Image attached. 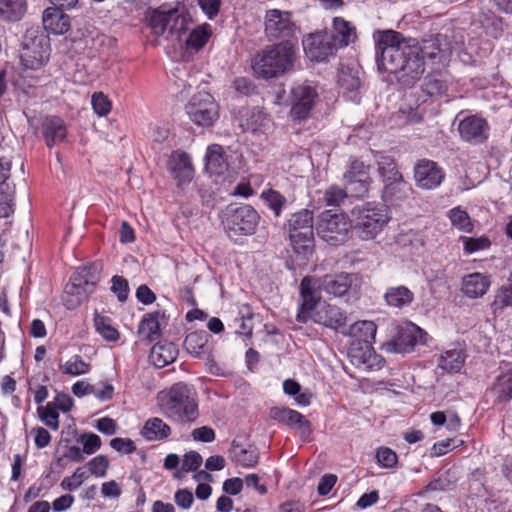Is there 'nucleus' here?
Here are the masks:
<instances>
[{
	"mask_svg": "<svg viewBox=\"0 0 512 512\" xmlns=\"http://www.w3.org/2000/svg\"><path fill=\"white\" fill-rule=\"evenodd\" d=\"M440 37L425 41L420 55L419 49L410 45L401 33L378 31L374 34L378 70L393 74L402 87H412L425 71L424 57L434 58L442 51Z\"/></svg>",
	"mask_w": 512,
	"mask_h": 512,
	"instance_id": "obj_1",
	"label": "nucleus"
},
{
	"mask_svg": "<svg viewBox=\"0 0 512 512\" xmlns=\"http://www.w3.org/2000/svg\"><path fill=\"white\" fill-rule=\"evenodd\" d=\"M156 401L161 413L174 423L192 424L199 417L196 392L184 382L159 391Z\"/></svg>",
	"mask_w": 512,
	"mask_h": 512,
	"instance_id": "obj_2",
	"label": "nucleus"
},
{
	"mask_svg": "<svg viewBox=\"0 0 512 512\" xmlns=\"http://www.w3.org/2000/svg\"><path fill=\"white\" fill-rule=\"evenodd\" d=\"M294 61L295 45L290 41H281L267 46L258 53L253 60L252 68L258 77L271 79L289 71Z\"/></svg>",
	"mask_w": 512,
	"mask_h": 512,
	"instance_id": "obj_3",
	"label": "nucleus"
},
{
	"mask_svg": "<svg viewBox=\"0 0 512 512\" xmlns=\"http://www.w3.org/2000/svg\"><path fill=\"white\" fill-rule=\"evenodd\" d=\"M100 263H92L77 269L71 276L70 282L65 287V306L72 310L83 303L95 290L100 280Z\"/></svg>",
	"mask_w": 512,
	"mask_h": 512,
	"instance_id": "obj_4",
	"label": "nucleus"
},
{
	"mask_svg": "<svg viewBox=\"0 0 512 512\" xmlns=\"http://www.w3.org/2000/svg\"><path fill=\"white\" fill-rule=\"evenodd\" d=\"M284 229L288 231L295 253L302 256L303 259H308L314 248L313 212L302 209L293 213Z\"/></svg>",
	"mask_w": 512,
	"mask_h": 512,
	"instance_id": "obj_5",
	"label": "nucleus"
},
{
	"mask_svg": "<svg viewBox=\"0 0 512 512\" xmlns=\"http://www.w3.org/2000/svg\"><path fill=\"white\" fill-rule=\"evenodd\" d=\"M354 232L363 240L374 239L387 225V212L371 203L355 206L351 211Z\"/></svg>",
	"mask_w": 512,
	"mask_h": 512,
	"instance_id": "obj_6",
	"label": "nucleus"
},
{
	"mask_svg": "<svg viewBox=\"0 0 512 512\" xmlns=\"http://www.w3.org/2000/svg\"><path fill=\"white\" fill-rule=\"evenodd\" d=\"M50 57L48 36L38 29H28L24 35L20 54L25 69L37 70L43 67Z\"/></svg>",
	"mask_w": 512,
	"mask_h": 512,
	"instance_id": "obj_7",
	"label": "nucleus"
},
{
	"mask_svg": "<svg viewBox=\"0 0 512 512\" xmlns=\"http://www.w3.org/2000/svg\"><path fill=\"white\" fill-rule=\"evenodd\" d=\"M149 25L155 35L160 36L167 32V38H175L181 42L188 29V20L178 9L154 10L149 17Z\"/></svg>",
	"mask_w": 512,
	"mask_h": 512,
	"instance_id": "obj_8",
	"label": "nucleus"
},
{
	"mask_svg": "<svg viewBox=\"0 0 512 512\" xmlns=\"http://www.w3.org/2000/svg\"><path fill=\"white\" fill-rule=\"evenodd\" d=\"M351 229H353L351 219L344 214L331 213V211H324L321 214L316 227L321 239L335 246L347 241Z\"/></svg>",
	"mask_w": 512,
	"mask_h": 512,
	"instance_id": "obj_9",
	"label": "nucleus"
},
{
	"mask_svg": "<svg viewBox=\"0 0 512 512\" xmlns=\"http://www.w3.org/2000/svg\"><path fill=\"white\" fill-rule=\"evenodd\" d=\"M264 31L267 38L272 40L290 41L295 38L298 30L292 19V12L269 9L264 16Z\"/></svg>",
	"mask_w": 512,
	"mask_h": 512,
	"instance_id": "obj_10",
	"label": "nucleus"
},
{
	"mask_svg": "<svg viewBox=\"0 0 512 512\" xmlns=\"http://www.w3.org/2000/svg\"><path fill=\"white\" fill-rule=\"evenodd\" d=\"M259 218L257 211L250 205H230L224 212L223 225L227 231L236 235H250L254 233Z\"/></svg>",
	"mask_w": 512,
	"mask_h": 512,
	"instance_id": "obj_11",
	"label": "nucleus"
},
{
	"mask_svg": "<svg viewBox=\"0 0 512 512\" xmlns=\"http://www.w3.org/2000/svg\"><path fill=\"white\" fill-rule=\"evenodd\" d=\"M191 121L202 127H209L217 120L218 104L211 94L199 92L190 99L185 107Z\"/></svg>",
	"mask_w": 512,
	"mask_h": 512,
	"instance_id": "obj_12",
	"label": "nucleus"
},
{
	"mask_svg": "<svg viewBox=\"0 0 512 512\" xmlns=\"http://www.w3.org/2000/svg\"><path fill=\"white\" fill-rule=\"evenodd\" d=\"M318 94L314 87L307 84H298L290 92L291 116L294 120L307 119L315 105Z\"/></svg>",
	"mask_w": 512,
	"mask_h": 512,
	"instance_id": "obj_13",
	"label": "nucleus"
},
{
	"mask_svg": "<svg viewBox=\"0 0 512 512\" xmlns=\"http://www.w3.org/2000/svg\"><path fill=\"white\" fill-rule=\"evenodd\" d=\"M425 335L426 333L420 327L407 323L398 329L397 336L386 344V349L389 352L409 353L416 345L424 344Z\"/></svg>",
	"mask_w": 512,
	"mask_h": 512,
	"instance_id": "obj_14",
	"label": "nucleus"
},
{
	"mask_svg": "<svg viewBox=\"0 0 512 512\" xmlns=\"http://www.w3.org/2000/svg\"><path fill=\"white\" fill-rule=\"evenodd\" d=\"M323 292L322 286L319 285V278L306 276L300 283V296L302 299L300 311L297 314L298 322H307L311 317L312 311L321 299Z\"/></svg>",
	"mask_w": 512,
	"mask_h": 512,
	"instance_id": "obj_15",
	"label": "nucleus"
},
{
	"mask_svg": "<svg viewBox=\"0 0 512 512\" xmlns=\"http://www.w3.org/2000/svg\"><path fill=\"white\" fill-rule=\"evenodd\" d=\"M303 47L306 56L317 62L326 60L338 50L327 32L310 34L303 40Z\"/></svg>",
	"mask_w": 512,
	"mask_h": 512,
	"instance_id": "obj_16",
	"label": "nucleus"
},
{
	"mask_svg": "<svg viewBox=\"0 0 512 512\" xmlns=\"http://www.w3.org/2000/svg\"><path fill=\"white\" fill-rule=\"evenodd\" d=\"M414 178L418 187L430 190L442 183L445 173L436 162L429 159H421L414 167Z\"/></svg>",
	"mask_w": 512,
	"mask_h": 512,
	"instance_id": "obj_17",
	"label": "nucleus"
},
{
	"mask_svg": "<svg viewBox=\"0 0 512 512\" xmlns=\"http://www.w3.org/2000/svg\"><path fill=\"white\" fill-rule=\"evenodd\" d=\"M489 129L487 121L476 115L467 116L458 124L461 138L474 145L482 144L488 139Z\"/></svg>",
	"mask_w": 512,
	"mask_h": 512,
	"instance_id": "obj_18",
	"label": "nucleus"
},
{
	"mask_svg": "<svg viewBox=\"0 0 512 512\" xmlns=\"http://www.w3.org/2000/svg\"><path fill=\"white\" fill-rule=\"evenodd\" d=\"M357 279L353 273L327 274L319 277V285L328 296L342 297L349 293Z\"/></svg>",
	"mask_w": 512,
	"mask_h": 512,
	"instance_id": "obj_19",
	"label": "nucleus"
},
{
	"mask_svg": "<svg viewBox=\"0 0 512 512\" xmlns=\"http://www.w3.org/2000/svg\"><path fill=\"white\" fill-rule=\"evenodd\" d=\"M167 167L178 185L188 183L193 178L194 169L189 155L183 151H175L171 154Z\"/></svg>",
	"mask_w": 512,
	"mask_h": 512,
	"instance_id": "obj_20",
	"label": "nucleus"
},
{
	"mask_svg": "<svg viewBox=\"0 0 512 512\" xmlns=\"http://www.w3.org/2000/svg\"><path fill=\"white\" fill-rule=\"evenodd\" d=\"M270 416L276 421L295 427L303 438L311 434L309 421L296 410L275 407L271 409Z\"/></svg>",
	"mask_w": 512,
	"mask_h": 512,
	"instance_id": "obj_21",
	"label": "nucleus"
},
{
	"mask_svg": "<svg viewBox=\"0 0 512 512\" xmlns=\"http://www.w3.org/2000/svg\"><path fill=\"white\" fill-rule=\"evenodd\" d=\"M344 180L348 185H357L352 189L356 195H363L368 191L371 181L369 177V166L357 159L350 162L348 170L344 173Z\"/></svg>",
	"mask_w": 512,
	"mask_h": 512,
	"instance_id": "obj_22",
	"label": "nucleus"
},
{
	"mask_svg": "<svg viewBox=\"0 0 512 512\" xmlns=\"http://www.w3.org/2000/svg\"><path fill=\"white\" fill-rule=\"evenodd\" d=\"M41 134L47 147L63 142L67 137V128L64 121L57 116H46L41 121Z\"/></svg>",
	"mask_w": 512,
	"mask_h": 512,
	"instance_id": "obj_23",
	"label": "nucleus"
},
{
	"mask_svg": "<svg viewBox=\"0 0 512 512\" xmlns=\"http://www.w3.org/2000/svg\"><path fill=\"white\" fill-rule=\"evenodd\" d=\"M314 322L339 331L345 329L347 324L346 314L337 306L325 304L312 315Z\"/></svg>",
	"mask_w": 512,
	"mask_h": 512,
	"instance_id": "obj_24",
	"label": "nucleus"
},
{
	"mask_svg": "<svg viewBox=\"0 0 512 512\" xmlns=\"http://www.w3.org/2000/svg\"><path fill=\"white\" fill-rule=\"evenodd\" d=\"M42 21L45 30L55 35H62L70 29V17L58 7L46 8Z\"/></svg>",
	"mask_w": 512,
	"mask_h": 512,
	"instance_id": "obj_25",
	"label": "nucleus"
},
{
	"mask_svg": "<svg viewBox=\"0 0 512 512\" xmlns=\"http://www.w3.org/2000/svg\"><path fill=\"white\" fill-rule=\"evenodd\" d=\"M376 332V324L369 320L357 321L341 330L344 336L354 338L358 342L364 343L367 347L371 346L374 342Z\"/></svg>",
	"mask_w": 512,
	"mask_h": 512,
	"instance_id": "obj_26",
	"label": "nucleus"
},
{
	"mask_svg": "<svg viewBox=\"0 0 512 512\" xmlns=\"http://www.w3.org/2000/svg\"><path fill=\"white\" fill-rule=\"evenodd\" d=\"M178 356V349L175 344L169 341H159L150 351L149 359L157 368H163L173 363Z\"/></svg>",
	"mask_w": 512,
	"mask_h": 512,
	"instance_id": "obj_27",
	"label": "nucleus"
},
{
	"mask_svg": "<svg viewBox=\"0 0 512 512\" xmlns=\"http://www.w3.org/2000/svg\"><path fill=\"white\" fill-rule=\"evenodd\" d=\"M209 337L210 335L206 331L192 332L186 336L183 344L184 348L195 357H209L211 353Z\"/></svg>",
	"mask_w": 512,
	"mask_h": 512,
	"instance_id": "obj_28",
	"label": "nucleus"
},
{
	"mask_svg": "<svg viewBox=\"0 0 512 512\" xmlns=\"http://www.w3.org/2000/svg\"><path fill=\"white\" fill-rule=\"evenodd\" d=\"M230 459L242 467H253L258 463L259 452L254 445L244 447L237 439H234L229 450Z\"/></svg>",
	"mask_w": 512,
	"mask_h": 512,
	"instance_id": "obj_29",
	"label": "nucleus"
},
{
	"mask_svg": "<svg viewBox=\"0 0 512 512\" xmlns=\"http://www.w3.org/2000/svg\"><path fill=\"white\" fill-rule=\"evenodd\" d=\"M329 37L337 49L348 46L356 38L355 27L350 22L341 17H336L333 20V30Z\"/></svg>",
	"mask_w": 512,
	"mask_h": 512,
	"instance_id": "obj_30",
	"label": "nucleus"
},
{
	"mask_svg": "<svg viewBox=\"0 0 512 512\" xmlns=\"http://www.w3.org/2000/svg\"><path fill=\"white\" fill-rule=\"evenodd\" d=\"M490 284L488 276L472 273L463 278L462 291L469 298H479L488 291Z\"/></svg>",
	"mask_w": 512,
	"mask_h": 512,
	"instance_id": "obj_31",
	"label": "nucleus"
},
{
	"mask_svg": "<svg viewBox=\"0 0 512 512\" xmlns=\"http://www.w3.org/2000/svg\"><path fill=\"white\" fill-rule=\"evenodd\" d=\"M27 0H0V21H20L27 12Z\"/></svg>",
	"mask_w": 512,
	"mask_h": 512,
	"instance_id": "obj_32",
	"label": "nucleus"
},
{
	"mask_svg": "<svg viewBox=\"0 0 512 512\" xmlns=\"http://www.w3.org/2000/svg\"><path fill=\"white\" fill-rule=\"evenodd\" d=\"M170 434L171 427L159 417L149 418L141 430L142 437L148 441L165 440Z\"/></svg>",
	"mask_w": 512,
	"mask_h": 512,
	"instance_id": "obj_33",
	"label": "nucleus"
},
{
	"mask_svg": "<svg viewBox=\"0 0 512 512\" xmlns=\"http://www.w3.org/2000/svg\"><path fill=\"white\" fill-rule=\"evenodd\" d=\"M376 163L383 183L403 178L393 157L384 153H377Z\"/></svg>",
	"mask_w": 512,
	"mask_h": 512,
	"instance_id": "obj_34",
	"label": "nucleus"
},
{
	"mask_svg": "<svg viewBox=\"0 0 512 512\" xmlns=\"http://www.w3.org/2000/svg\"><path fill=\"white\" fill-rule=\"evenodd\" d=\"M159 316L160 312L155 311L145 315L141 320L138 327V334L142 339L152 342L160 336Z\"/></svg>",
	"mask_w": 512,
	"mask_h": 512,
	"instance_id": "obj_35",
	"label": "nucleus"
},
{
	"mask_svg": "<svg viewBox=\"0 0 512 512\" xmlns=\"http://www.w3.org/2000/svg\"><path fill=\"white\" fill-rule=\"evenodd\" d=\"M389 306L402 308L410 305L414 300V294L406 286L390 287L384 295Z\"/></svg>",
	"mask_w": 512,
	"mask_h": 512,
	"instance_id": "obj_36",
	"label": "nucleus"
},
{
	"mask_svg": "<svg viewBox=\"0 0 512 512\" xmlns=\"http://www.w3.org/2000/svg\"><path fill=\"white\" fill-rule=\"evenodd\" d=\"M206 169L212 173L221 175L227 169V162L224 158L223 149L220 145H211L205 156Z\"/></svg>",
	"mask_w": 512,
	"mask_h": 512,
	"instance_id": "obj_37",
	"label": "nucleus"
},
{
	"mask_svg": "<svg viewBox=\"0 0 512 512\" xmlns=\"http://www.w3.org/2000/svg\"><path fill=\"white\" fill-rule=\"evenodd\" d=\"M455 484V477L450 470L441 472L432 479L417 495L424 497L429 492L448 491L453 488Z\"/></svg>",
	"mask_w": 512,
	"mask_h": 512,
	"instance_id": "obj_38",
	"label": "nucleus"
},
{
	"mask_svg": "<svg viewBox=\"0 0 512 512\" xmlns=\"http://www.w3.org/2000/svg\"><path fill=\"white\" fill-rule=\"evenodd\" d=\"M512 307V274L497 290L491 308L494 313L502 312L505 308Z\"/></svg>",
	"mask_w": 512,
	"mask_h": 512,
	"instance_id": "obj_39",
	"label": "nucleus"
},
{
	"mask_svg": "<svg viewBox=\"0 0 512 512\" xmlns=\"http://www.w3.org/2000/svg\"><path fill=\"white\" fill-rule=\"evenodd\" d=\"M496 402L506 403L512 399V370L500 374L493 386Z\"/></svg>",
	"mask_w": 512,
	"mask_h": 512,
	"instance_id": "obj_40",
	"label": "nucleus"
},
{
	"mask_svg": "<svg viewBox=\"0 0 512 512\" xmlns=\"http://www.w3.org/2000/svg\"><path fill=\"white\" fill-rule=\"evenodd\" d=\"M339 86L347 92H355L361 86L359 70L350 67H342L338 74Z\"/></svg>",
	"mask_w": 512,
	"mask_h": 512,
	"instance_id": "obj_41",
	"label": "nucleus"
},
{
	"mask_svg": "<svg viewBox=\"0 0 512 512\" xmlns=\"http://www.w3.org/2000/svg\"><path fill=\"white\" fill-rule=\"evenodd\" d=\"M422 90L430 97L441 96L447 91V84L440 73H433L425 77Z\"/></svg>",
	"mask_w": 512,
	"mask_h": 512,
	"instance_id": "obj_42",
	"label": "nucleus"
},
{
	"mask_svg": "<svg viewBox=\"0 0 512 512\" xmlns=\"http://www.w3.org/2000/svg\"><path fill=\"white\" fill-rule=\"evenodd\" d=\"M406 183L404 178L384 183L382 189V200L386 203H392L405 197Z\"/></svg>",
	"mask_w": 512,
	"mask_h": 512,
	"instance_id": "obj_43",
	"label": "nucleus"
},
{
	"mask_svg": "<svg viewBox=\"0 0 512 512\" xmlns=\"http://www.w3.org/2000/svg\"><path fill=\"white\" fill-rule=\"evenodd\" d=\"M464 364V356L460 350H451L441 355L439 367L448 372H458Z\"/></svg>",
	"mask_w": 512,
	"mask_h": 512,
	"instance_id": "obj_44",
	"label": "nucleus"
},
{
	"mask_svg": "<svg viewBox=\"0 0 512 512\" xmlns=\"http://www.w3.org/2000/svg\"><path fill=\"white\" fill-rule=\"evenodd\" d=\"M261 198L267 204V206L273 211L276 217H279L282 213V209L286 204V198L276 190L268 189L263 191Z\"/></svg>",
	"mask_w": 512,
	"mask_h": 512,
	"instance_id": "obj_45",
	"label": "nucleus"
},
{
	"mask_svg": "<svg viewBox=\"0 0 512 512\" xmlns=\"http://www.w3.org/2000/svg\"><path fill=\"white\" fill-rule=\"evenodd\" d=\"M94 325L96 330L108 341H116L119 332L112 326L111 320L99 314L95 315Z\"/></svg>",
	"mask_w": 512,
	"mask_h": 512,
	"instance_id": "obj_46",
	"label": "nucleus"
},
{
	"mask_svg": "<svg viewBox=\"0 0 512 512\" xmlns=\"http://www.w3.org/2000/svg\"><path fill=\"white\" fill-rule=\"evenodd\" d=\"M90 370V365L86 363L81 356L74 355L72 356L63 366L62 371L64 374L71 376H78L85 373H88Z\"/></svg>",
	"mask_w": 512,
	"mask_h": 512,
	"instance_id": "obj_47",
	"label": "nucleus"
},
{
	"mask_svg": "<svg viewBox=\"0 0 512 512\" xmlns=\"http://www.w3.org/2000/svg\"><path fill=\"white\" fill-rule=\"evenodd\" d=\"M449 218L452 222V225L457 227L458 229L464 232H471L473 229V224L468 213L465 210H462L460 207L453 208L449 212Z\"/></svg>",
	"mask_w": 512,
	"mask_h": 512,
	"instance_id": "obj_48",
	"label": "nucleus"
},
{
	"mask_svg": "<svg viewBox=\"0 0 512 512\" xmlns=\"http://www.w3.org/2000/svg\"><path fill=\"white\" fill-rule=\"evenodd\" d=\"M209 33L203 27H198L192 30L187 38L185 39V43L188 49H201L206 42L208 41Z\"/></svg>",
	"mask_w": 512,
	"mask_h": 512,
	"instance_id": "obj_49",
	"label": "nucleus"
},
{
	"mask_svg": "<svg viewBox=\"0 0 512 512\" xmlns=\"http://www.w3.org/2000/svg\"><path fill=\"white\" fill-rule=\"evenodd\" d=\"M38 413L41 420L47 425L49 428L53 430H57L59 427V413L56 408H53L50 403H48L45 407H39Z\"/></svg>",
	"mask_w": 512,
	"mask_h": 512,
	"instance_id": "obj_50",
	"label": "nucleus"
},
{
	"mask_svg": "<svg viewBox=\"0 0 512 512\" xmlns=\"http://www.w3.org/2000/svg\"><path fill=\"white\" fill-rule=\"evenodd\" d=\"M347 198V192L339 186H331L324 193L327 206H339Z\"/></svg>",
	"mask_w": 512,
	"mask_h": 512,
	"instance_id": "obj_51",
	"label": "nucleus"
},
{
	"mask_svg": "<svg viewBox=\"0 0 512 512\" xmlns=\"http://www.w3.org/2000/svg\"><path fill=\"white\" fill-rule=\"evenodd\" d=\"M78 442L83 444V452L88 455L95 453L101 447V439L94 433H83L78 438Z\"/></svg>",
	"mask_w": 512,
	"mask_h": 512,
	"instance_id": "obj_52",
	"label": "nucleus"
},
{
	"mask_svg": "<svg viewBox=\"0 0 512 512\" xmlns=\"http://www.w3.org/2000/svg\"><path fill=\"white\" fill-rule=\"evenodd\" d=\"M88 469L91 474L96 477H104L109 467V461L106 456L98 455L91 459L88 464Z\"/></svg>",
	"mask_w": 512,
	"mask_h": 512,
	"instance_id": "obj_53",
	"label": "nucleus"
},
{
	"mask_svg": "<svg viewBox=\"0 0 512 512\" xmlns=\"http://www.w3.org/2000/svg\"><path fill=\"white\" fill-rule=\"evenodd\" d=\"M463 245H464V250L467 253H474L476 251L485 250V249L489 248L491 245V242L485 236H481L478 238L464 237Z\"/></svg>",
	"mask_w": 512,
	"mask_h": 512,
	"instance_id": "obj_54",
	"label": "nucleus"
},
{
	"mask_svg": "<svg viewBox=\"0 0 512 512\" xmlns=\"http://www.w3.org/2000/svg\"><path fill=\"white\" fill-rule=\"evenodd\" d=\"M92 106L99 116L107 115L111 110V102L102 92H96L92 96Z\"/></svg>",
	"mask_w": 512,
	"mask_h": 512,
	"instance_id": "obj_55",
	"label": "nucleus"
},
{
	"mask_svg": "<svg viewBox=\"0 0 512 512\" xmlns=\"http://www.w3.org/2000/svg\"><path fill=\"white\" fill-rule=\"evenodd\" d=\"M376 459L385 468H392L397 464V454L390 448L381 447L376 452Z\"/></svg>",
	"mask_w": 512,
	"mask_h": 512,
	"instance_id": "obj_56",
	"label": "nucleus"
},
{
	"mask_svg": "<svg viewBox=\"0 0 512 512\" xmlns=\"http://www.w3.org/2000/svg\"><path fill=\"white\" fill-rule=\"evenodd\" d=\"M111 290L117 295L120 302L126 301L129 293L128 281L122 276H114Z\"/></svg>",
	"mask_w": 512,
	"mask_h": 512,
	"instance_id": "obj_57",
	"label": "nucleus"
},
{
	"mask_svg": "<svg viewBox=\"0 0 512 512\" xmlns=\"http://www.w3.org/2000/svg\"><path fill=\"white\" fill-rule=\"evenodd\" d=\"M239 314L240 317L235 319V323H239V329H237L236 332L242 335H251L252 326L248 325L246 322V320L250 321L252 318V313L250 312L249 306H243Z\"/></svg>",
	"mask_w": 512,
	"mask_h": 512,
	"instance_id": "obj_58",
	"label": "nucleus"
},
{
	"mask_svg": "<svg viewBox=\"0 0 512 512\" xmlns=\"http://www.w3.org/2000/svg\"><path fill=\"white\" fill-rule=\"evenodd\" d=\"M86 479V473L81 471V468H78L73 475L69 477H65L61 482V487L64 490L73 491L77 489L83 481Z\"/></svg>",
	"mask_w": 512,
	"mask_h": 512,
	"instance_id": "obj_59",
	"label": "nucleus"
},
{
	"mask_svg": "<svg viewBox=\"0 0 512 512\" xmlns=\"http://www.w3.org/2000/svg\"><path fill=\"white\" fill-rule=\"evenodd\" d=\"M202 464V456L196 451L185 454L181 470L184 472L196 471Z\"/></svg>",
	"mask_w": 512,
	"mask_h": 512,
	"instance_id": "obj_60",
	"label": "nucleus"
},
{
	"mask_svg": "<svg viewBox=\"0 0 512 512\" xmlns=\"http://www.w3.org/2000/svg\"><path fill=\"white\" fill-rule=\"evenodd\" d=\"M198 5L203 13L213 20L219 14L221 0H198Z\"/></svg>",
	"mask_w": 512,
	"mask_h": 512,
	"instance_id": "obj_61",
	"label": "nucleus"
},
{
	"mask_svg": "<svg viewBox=\"0 0 512 512\" xmlns=\"http://www.w3.org/2000/svg\"><path fill=\"white\" fill-rule=\"evenodd\" d=\"M110 446L123 454H131L136 450L134 442L129 438H113L110 441Z\"/></svg>",
	"mask_w": 512,
	"mask_h": 512,
	"instance_id": "obj_62",
	"label": "nucleus"
},
{
	"mask_svg": "<svg viewBox=\"0 0 512 512\" xmlns=\"http://www.w3.org/2000/svg\"><path fill=\"white\" fill-rule=\"evenodd\" d=\"M6 188H9L6 183L0 184V218L8 217L13 213V207L10 203L11 199L9 195H5Z\"/></svg>",
	"mask_w": 512,
	"mask_h": 512,
	"instance_id": "obj_63",
	"label": "nucleus"
},
{
	"mask_svg": "<svg viewBox=\"0 0 512 512\" xmlns=\"http://www.w3.org/2000/svg\"><path fill=\"white\" fill-rule=\"evenodd\" d=\"M233 86L237 92L245 96L256 93V86L250 79L246 77L235 78Z\"/></svg>",
	"mask_w": 512,
	"mask_h": 512,
	"instance_id": "obj_64",
	"label": "nucleus"
}]
</instances>
